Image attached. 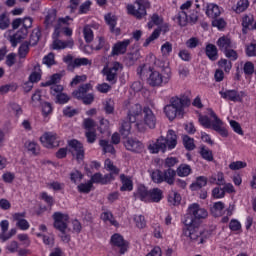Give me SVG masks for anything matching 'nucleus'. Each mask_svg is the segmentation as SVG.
Masks as SVG:
<instances>
[{"mask_svg": "<svg viewBox=\"0 0 256 256\" xmlns=\"http://www.w3.org/2000/svg\"><path fill=\"white\" fill-rule=\"evenodd\" d=\"M104 167L106 171H109V175H112L113 181L115 180V175H119V168H116L111 160L106 159L104 162Z\"/></svg>", "mask_w": 256, "mask_h": 256, "instance_id": "72a5a7b5", "label": "nucleus"}, {"mask_svg": "<svg viewBox=\"0 0 256 256\" xmlns=\"http://www.w3.org/2000/svg\"><path fill=\"white\" fill-rule=\"evenodd\" d=\"M206 15L215 19V17H219V15H221V8H219L217 4H208Z\"/></svg>", "mask_w": 256, "mask_h": 256, "instance_id": "7c9ffc66", "label": "nucleus"}, {"mask_svg": "<svg viewBox=\"0 0 256 256\" xmlns=\"http://www.w3.org/2000/svg\"><path fill=\"white\" fill-rule=\"evenodd\" d=\"M25 148L28 152H30L31 155H37V153H39V145L33 141H27L25 143Z\"/></svg>", "mask_w": 256, "mask_h": 256, "instance_id": "37998d69", "label": "nucleus"}, {"mask_svg": "<svg viewBox=\"0 0 256 256\" xmlns=\"http://www.w3.org/2000/svg\"><path fill=\"white\" fill-rule=\"evenodd\" d=\"M70 179L72 183H75V185H77V183H81V181L83 180V175L81 172L75 170L70 173Z\"/></svg>", "mask_w": 256, "mask_h": 256, "instance_id": "052dcab7", "label": "nucleus"}, {"mask_svg": "<svg viewBox=\"0 0 256 256\" xmlns=\"http://www.w3.org/2000/svg\"><path fill=\"white\" fill-rule=\"evenodd\" d=\"M176 173L178 177H189V175H191V166L187 164H181L177 168Z\"/></svg>", "mask_w": 256, "mask_h": 256, "instance_id": "c9c22d12", "label": "nucleus"}, {"mask_svg": "<svg viewBox=\"0 0 256 256\" xmlns=\"http://www.w3.org/2000/svg\"><path fill=\"white\" fill-rule=\"evenodd\" d=\"M160 51L162 57L167 59V57H169L171 53H173V44H171V42H165L164 44H162Z\"/></svg>", "mask_w": 256, "mask_h": 256, "instance_id": "e433bc0d", "label": "nucleus"}, {"mask_svg": "<svg viewBox=\"0 0 256 256\" xmlns=\"http://www.w3.org/2000/svg\"><path fill=\"white\" fill-rule=\"evenodd\" d=\"M31 99L33 107H39L41 105V90H36Z\"/></svg>", "mask_w": 256, "mask_h": 256, "instance_id": "69168bd1", "label": "nucleus"}, {"mask_svg": "<svg viewBox=\"0 0 256 256\" xmlns=\"http://www.w3.org/2000/svg\"><path fill=\"white\" fill-rule=\"evenodd\" d=\"M183 105H187V98H179L177 96L170 99V104L164 107V113L169 121H173L177 117V113L181 114Z\"/></svg>", "mask_w": 256, "mask_h": 256, "instance_id": "6e6552de", "label": "nucleus"}, {"mask_svg": "<svg viewBox=\"0 0 256 256\" xmlns=\"http://www.w3.org/2000/svg\"><path fill=\"white\" fill-rule=\"evenodd\" d=\"M39 39H41V30L34 29L32 31V34L30 35V40L28 45L32 47L35 46L37 43H39Z\"/></svg>", "mask_w": 256, "mask_h": 256, "instance_id": "4c0bfd02", "label": "nucleus"}, {"mask_svg": "<svg viewBox=\"0 0 256 256\" xmlns=\"http://www.w3.org/2000/svg\"><path fill=\"white\" fill-rule=\"evenodd\" d=\"M201 156L206 161H212L213 160V152L209 150L208 148L202 147L200 151Z\"/></svg>", "mask_w": 256, "mask_h": 256, "instance_id": "338daca9", "label": "nucleus"}, {"mask_svg": "<svg viewBox=\"0 0 256 256\" xmlns=\"http://www.w3.org/2000/svg\"><path fill=\"white\" fill-rule=\"evenodd\" d=\"M220 95L222 99H226L227 101H233L234 103H239L243 101V98L245 97V92H237V90H226L220 91Z\"/></svg>", "mask_w": 256, "mask_h": 256, "instance_id": "dca6fc26", "label": "nucleus"}, {"mask_svg": "<svg viewBox=\"0 0 256 256\" xmlns=\"http://www.w3.org/2000/svg\"><path fill=\"white\" fill-rule=\"evenodd\" d=\"M110 243L111 245H113L114 247H119L120 248V254L121 255H125V253H127V242L125 241V239H123V236H121V234H114L111 236L110 239Z\"/></svg>", "mask_w": 256, "mask_h": 256, "instance_id": "f3484780", "label": "nucleus"}, {"mask_svg": "<svg viewBox=\"0 0 256 256\" xmlns=\"http://www.w3.org/2000/svg\"><path fill=\"white\" fill-rule=\"evenodd\" d=\"M93 89V86L91 84H83L78 88V90L73 92V96L76 97V99H81L87 95L88 91H91Z\"/></svg>", "mask_w": 256, "mask_h": 256, "instance_id": "c85d7f7f", "label": "nucleus"}, {"mask_svg": "<svg viewBox=\"0 0 256 256\" xmlns=\"http://www.w3.org/2000/svg\"><path fill=\"white\" fill-rule=\"evenodd\" d=\"M79 193H90L91 189H93V182L90 180L86 183H81L77 186Z\"/></svg>", "mask_w": 256, "mask_h": 256, "instance_id": "a18cd8bd", "label": "nucleus"}, {"mask_svg": "<svg viewBox=\"0 0 256 256\" xmlns=\"http://www.w3.org/2000/svg\"><path fill=\"white\" fill-rule=\"evenodd\" d=\"M175 147H177V134L173 130H168L166 138L160 136L156 142L149 144L148 150L153 154L159 153V151L165 153L167 149L171 151L175 149Z\"/></svg>", "mask_w": 256, "mask_h": 256, "instance_id": "7ed1b4c3", "label": "nucleus"}, {"mask_svg": "<svg viewBox=\"0 0 256 256\" xmlns=\"http://www.w3.org/2000/svg\"><path fill=\"white\" fill-rule=\"evenodd\" d=\"M69 147L71 148L72 154L76 155L78 161H83L85 157V150L83 149V144L77 140H70Z\"/></svg>", "mask_w": 256, "mask_h": 256, "instance_id": "6ab92c4d", "label": "nucleus"}, {"mask_svg": "<svg viewBox=\"0 0 256 256\" xmlns=\"http://www.w3.org/2000/svg\"><path fill=\"white\" fill-rule=\"evenodd\" d=\"M120 181L122 183L120 191H133V180H131V177L121 174Z\"/></svg>", "mask_w": 256, "mask_h": 256, "instance_id": "a878e982", "label": "nucleus"}, {"mask_svg": "<svg viewBox=\"0 0 256 256\" xmlns=\"http://www.w3.org/2000/svg\"><path fill=\"white\" fill-rule=\"evenodd\" d=\"M52 49H73V39H69L67 41L59 40V37L53 38Z\"/></svg>", "mask_w": 256, "mask_h": 256, "instance_id": "4be33fe9", "label": "nucleus"}, {"mask_svg": "<svg viewBox=\"0 0 256 256\" xmlns=\"http://www.w3.org/2000/svg\"><path fill=\"white\" fill-rule=\"evenodd\" d=\"M91 183H101V185H107V183H111L113 181V174H106L103 176L101 173H95L91 177Z\"/></svg>", "mask_w": 256, "mask_h": 256, "instance_id": "5701e85b", "label": "nucleus"}, {"mask_svg": "<svg viewBox=\"0 0 256 256\" xmlns=\"http://www.w3.org/2000/svg\"><path fill=\"white\" fill-rule=\"evenodd\" d=\"M207 185V178L200 176L196 179V182L192 184V189H201V187H205Z\"/></svg>", "mask_w": 256, "mask_h": 256, "instance_id": "680f3d73", "label": "nucleus"}, {"mask_svg": "<svg viewBox=\"0 0 256 256\" xmlns=\"http://www.w3.org/2000/svg\"><path fill=\"white\" fill-rule=\"evenodd\" d=\"M98 131L100 133H107V131H109V120L104 118L100 119Z\"/></svg>", "mask_w": 256, "mask_h": 256, "instance_id": "0e129e2a", "label": "nucleus"}, {"mask_svg": "<svg viewBox=\"0 0 256 256\" xmlns=\"http://www.w3.org/2000/svg\"><path fill=\"white\" fill-rule=\"evenodd\" d=\"M91 5H93V2H91V0H86L79 7V14L86 15V13H89V11L91 9Z\"/></svg>", "mask_w": 256, "mask_h": 256, "instance_id": "09e8293b", "label": "nucleus"}, {"mask_svg": "<svg viewBox=\"0 0 256 256\" xmlns=\"http://www.w3.org/2000/svg\"><path fill=\"white\" fill-rule=\"evenodd\" d=\"M183 144L188 151L195 149V140L189 136H183Z\"/></svg>", "mask_w": 256, "mask_h": 256, "instance_id": "de8ad7c7", "label": "nucleus"}, {"mask_svg": "<svg viewBox=\"0 0 256 256\" xmlns=\"http://www.w3.org/2000/svg\"><path fill=\"white\" fill-rule=\"evenodd\" d=\"M219 67H221V69H224L225 73H229V71H231L233 64L231 63V61L227 60V59H221L218 62Z\"/></svg>", "mask_w": 256, "mask_h": 256, "instance_id": "6e6d98bb", "label": "nucleus"}, {"mask_svg": "<svg viewBox=\"0 0 256 256\" xmlns=\"http://www.w3.org/2000/svg\"><path fill=\"white\" fill-rule=\"evenodd\" d=\"M216 45L219 47L220 51H227L228 49H233V41H231V38L229 36H222L220 37Z\"/></svg>", "mask_w": 256, "mask_h": 256, "instance_id": "b1692460", "label": "nucleus"}, {"mask_svg": "<svg viewBox=\"0 0 256 256\" xmlns=\"http://www.w3.org/2000/svg\"><path fill=\"white\" fill-rule=\"evenodd\" d=\"M253 21H254V18L252 14L243 16L242 18L243 33H247V29H255V26H253Z\"/></svg>", "mask_w": 256, "mask_h": 256, "instance_id": "c756f323", "label": "nucleus"}, {"mask_svg": "<svg viewBox=\"0 0 256 256\" xmlns=\"http://www.w3.org/2000/svg\"><path fill=\"white\" fill-rule=\"evenodd\" d=\"M208 115L209 116H199V123L202 127H205V129H213V131H216V133H219L222 137H227L229 133L227 129H225V123L217 117V114H215L212 109L208 110Z\"/></svg>", "mask_w": 256, "mask_h": 256, "instance_id": "39448f33", "label": "nucleus"}, {"mask_svg": "<svg viewBox=\"0 0 256 256\" xmlns=\"http://www.w3.org/2000/svg\"><path fill=\"white\" fill-rule=\"evenodd\" d=\"M33 25V18L26 17L22 19V28L11 38V43L13 47H17L18 41L21 39H25L27 37V33H29V29H31Z\"/></svg>", "mask_w": 256, "mask_h": 256, "instance_id": "f8f14e48", "label": "nucleus"}, {"mask_svg": "<svg viewBox=\"0 0 256 256\" xmlns=\"http://www.w3.org/2000/svg\"><path fill=\"white\" fill-rule=\"evenodd\" d=\"M61 81V76L60 74H54L51 76V78L46 81L45 83H43V87H49L50 85H57V83H59Z\"/></svg>", "mask_w": 256, "mask_h": 256, "instance_id": "4d7b16f0", "label": "nucleus"}, {"mask_svg": "<svg viewBox=\"0 0 256 256\" xmlns=\"http://www.w3.org/2000/svg\"><path fill=\"white\" fill-rule=\"evenodd\" d=\"M120 69L121 63L119 62H114L111 66L104 68L103 73L106 77V81H108V83H112V85L117 83V73H119Z\"/></svg>", "mask_w": 256, "mask_h": 256, "instance_id": "4468645a", "label": "nucleus"}, {"mask_svg": "<svg viewBox=\"0 0 256 256\" xmlns=\"http://www.w3.org/2000/svg\"><path fill=\"white\" fill-rule=\"evenodd\" d=\"M13 220L16 221V227H18V229L21 231H27L31 227L29 221L25 219L24 212L13 214Z\"/></svg>", "mask_w": 256, "mask_h": 256, "instance_id": "412c9836", "label": "nucleus"}, {"mask_svg": "<svg viewBox=\"0 0 256 256\" xmlns=\"http://www.w3.org/2000/svg\"><path fill=\"white\" fill-rule=\"evenodd\" d=\"M101 219L104 221V223H110V225H113L114 227H119V222L115 220L113 214L109 211L103 212L101 214Z\"/></svg>", "mask_w": 256, "mask_h": 256, "instance_id": "2f4dec72", "label": "nucleus"}, {"mask_svg": "<svg viewBox=\"0 0 256 256\" xmlns=\"http://www.w3.org/2000/svg\"><path fill=\"white\" fill-rule=\"evenodd\" d=\"M83 35L86 43H91V41L94 39L93 30L89 26L84 27Z\"/></svg>", "mask_w": 256, "mask_h": 256, "instance_id": "8fccbe9b", "label": "nucleus"}, {"mask_svg": "<svg viewBox=\"0 0 256 256\" xmlns=\"http://www.w3.org/2000/svg\"><path fill=\"white\" fill-rule=\"evenodd\" d=\"M159 35H161V29H155L153 33L145 40L143 47H149L153 41L159 39Z\"/></svg>", "mask_w": 256, "mask_h": 256, "instance_id": "58836bf2", "label": "nucleus"}, {"mask_svg": "<svg viewBox=\"0 0 256 256\" xmlns=\"http://www.w3.org/2000/svg\"><path fill=\"white\" fill-rule=\"evenodd\" d=\"M225 209V204L221 201L215 202L211 208V213L214 217H221L223 215V210Z\"/></svg>", "mask_w": 256, "mask_h": 256, "instance_id": "473e14b6", "label": "nucleus"}, {"mask_svg": "<svg viewBox=\"0 0 256 256\" xmlns=\"http://www.w3.org/2000/svg\"><path fill=\"white\" fill-rule=\"evenodd\" d=\"M100 146L103 148L104 153H115V148L109 143V141L100 140Z\"/></svg>", "mask_w": 256, "mask_h": 256, "instance_id": "5fc2aeb1", "label": "nucleus"}, {"mask_svg": "<svg viewBox=\"0 0 256 256\" xmlns=\"http://www.w3.org/2000/svg\"><path fill=\"white\" fill-rule=\"evenodd\" d=\"M48 189H52L53 191H61L64 187L65 184L57 181L49 182L47 184Z\"/></svg>", "mask_w": 256, "mask_h": 256, "instance_id": "774afa93", "label": "nucleus"}, {"mask_svg": "<svg viewBox=\"0 0 256 256\" xmlns=\"http://www.w3.org/2000/svg\"><path fill=\"white\" fill-rule=\"evenodd\" d=\"M205 52L210 61H217L219 59L217 46H215L214 44L206 45Z\"/></svg>", "mask_w": 256, "mask_h": 256, "instance_id": "bb28decb", "label": "nucleus"}, {"mask_svg": "<svg viewBox=\"0 0 256 256\" xmlns=\"http://www.w3.org/2000/svg\"><path fill=\"white\" fill-rule=\"evenodd\" d=\"M163 23V18L159 17L157 14H153L151 21L148 22V29H153L154 25H161Z\"/></svg>", "mask_w": 256, "mask_h": 256, "instance_id": "bf43d9fd", "label": "nucleus"}, {"mask_svg": "<svg viewBox=\"0 0 256 256\" xmlns=\"http://www.w3.org/2000/svg\"><path fill=\"white\" fill-rule=\"evenodd\" d=\"M247 167V162L235 161L229 164V169L232 171H239V169H245Z\"/></svg>", "mask_w": 256, "mask_h": 256, "instance_id": "603ef678", "label": "nucleus"}, {"mask_svg": "<svg viewBox=\"0 0 256 256\" xmlns=\"http://www.w3.org/2000/svg\"><path fill=\"white\" fill-rule=\"evenodd\" d=\"M175 175H177V172L171 168H168L162 172L163 182L168 183V185H173V183H175Z\"/></svg>", "mask_w": 256, "mask_h": 256, "instance_id": "cd10ccee", "label": "nucleus"}, {"mask_svg": "<svg viewBox=\"0 0 256 256\" xmlns=\"http://www.w3.org/2000/svg\"><path fill=\"white\" fill-rule=\"evenodd\" d=\"M41 69L39 66L35 67V72H32L31 75L29 76V82L30 83H37L38 81H41Z\"/></svg>", "mask_w": 256, "mask_h": 256, "instance_id": "49530a36", "label": "nucleus"}, {"mask_svg": "<svg viewBox=\"0 0 256 256\" xmlns=\"http://www.w3.org/2000/svg\"><path fill=\"white\" fill-rule=\"evenodd\" d=\"M191 7H193V1L191 0L186 1L180 6V11L175 17L180 27H186L188 23L195 25L199 21V12Z\"/></svg>", "mask_w": 256, "mask_h": 256, "instance_id": "20e7f679", "label": "nucleus"}, {"mask_svg": "<svg viewBox=\"0 0 256 256\" xmlns=\"http://www.w3.org/2000/svg\"><path fill=\"white\" fill-rule=\"evenodd\" d=\"M69 21H72L71 17L66 16L65 18H59L55 25V30L53 33V39L57 37H61V34L64 33L67 37H71L73 35V30L68 28Z\"/></svg>", "mask_w": 256, "mask_h": 256, "instance_id": "9d476101", "label": "nucleus"}, {"mask_svg": "<svg viewBox=\"0 0 256 256\" xmlns=\"http://www.w3.org/2000/svg\"><path fill=\"white\" fill-rule=\"evenodd\" d=\"M149 6V2L147 0H136L135 5L129 4L127 6V11L129 15H133L137 19H142L147 15V7Z\"/></svg>", "mask_w": 256, "mask_h": 256, "instance_id": "9b49d317", "label": "nucleus"}, {"mask_svg": "<svg viewBox=\"0 0 256 256\" xmlns=\"http://www.w3.org/2000/svg\"><path fill=\"white\" fill-rule=\"evenodd\" d=\"M241 67H243V72L245 75H253L255 73V65L252 64V62H246L243 64V62L240 63Z\"/></svg>", "mask_w": 256, "mask_h": 256, "instance_id": "c03bdc74", "label": "nucleus"}, {"mask_svg": "<svg viewBox=\"0 0 256 256\" xmlns=\"http://www.w3.org/2000/svg\"><path fill=\"white\" fill-rule=\"evenodd\" d=\"M168 202L170 205H179L181 203V194L171 191L168 196Z\"/></svg>", "mask_w": 256, "mask_h": 256, "instance_id": "ea45409f", "label": "nucleus"}, {"mask_svg": "<svg viewBox=\"0 0 256 256\" xmlns=\"http://www.w3.org/2000/svg\"><path fill=\"white\" fill-rule=\"evenodd\" d=\"M125 106L128 108V121L122 122L120 133L122 137H129L131 134V123H135L136 129L139 131H147L148 129H155L157 125V116L149 107H141V104H132L130 101L126 102Z\"/></svg>", "mask_w": 256, "mask_h": 256, "instance_id": "f257e3e1", "label": "nucleus"}, {"mask_svg": "<svg viewBox=\"0 0 256 256\" xmlns=\"http://www.w3.org/2000/svg\"><path fill=\"white\" fill-rule=\"evenodd\" d=\"M137 74L139 77H148L147 83L150 87H165L169 85L173 72L169 66L161 67L157 70L151 68L149 64H143L138 67Z\"/></svg>", "mask_w": 256, "mask_h": 256, "instance_id": "f03ea898", "label": "nucleus"}, {"mask_svg": "<svg viewBox=\"0 0 256 256\" xmlns=\"http://www.w3.org/2000/svg\"><path fill=\"white\" fill-rule=\"evenodd\" d=\"M129 45H131V39H125L115 43L111 51L112 57H115V55H123L127 53V47H129Z\"/></svg>", "mask_w": 256, "mask_h": 256, "instance_id": "a211bd4d", "label": "nucleus"}, {"mask_svg": "<svg viewBox=\"0 0 256 256\" xmlns=\"http://www.w3.org/2000/svg\"><path fill=\"white\" fill-rule=\"evenodd\" d=\"M249 7V0H239L235 9L236 13H243Z\"/></svg>", "mask_w": 256, "mask_h": 256, "instance_id": "864d4df0", "label": "nucleus"}, {"mask_svg": "<svg viewBox=\"0 0 256 256\" xmlns=\"http://www.w3.org/2000/svg\"><path fill=\"white\" fill-rule=\"evenodd\" d=\"M209 212L198 203H192L188 206L184 217V225H200L203 219H207Z\"/></svg>", "mask_w": 256, "mask_h": 256, "instance_id": "423d86ee", "label": "nucleus"}, {"mask_svg": "<svg viewBox=\"0 0 256 256\" xmlns=\"http://www.w3.org/2000/svg\"><path fill=\"white\" fill-rule=\"evenodd\" d=\"M40 141L47 149H53V147H59V140H57V134L54 132H46L40 137Z\"/></svg>", "mask_w": 256, "mask_h": 256, "instance_id": "2eb2a0df", "label": "nucleus"}, {"mask_svg": "<svg viewBox=\"0 0 256 256\" xmlns=\"http://www.w3.org/2000/svg\"><path fill=\"white\" fill-rule=\"evenodd\" d=\"M55 19H57V12H55V10H52L45 18L46 27H51V25L55 23Z\"/></svg>", "mask_w": 256, "mask_h": 256, "instance_id": "3c124183", "label": "nucleus"}, {"mask_svg": "<svg viewBox=\"0 0 256 256\" xmlns=\"http://www.w3.org/2000/svg\"><path fill=\"white\" fill-rule=\"evenodd\" d=\"M134 197L144 203H159L163 199V190L159 188L147 189L145 185H139Z\"/></svg>", "mask_w": 256, "mask_h": 256, "instance_id": "0eeeda50", "label": "nucleus"}, {"mask_svg": "<svg viewBox=\"0 0 256 256\" xmlns=\"http://www.w3.org/2000/svg\"><path fill=\"white\" fill-rule=\"evenodd\" d=\"M18 53L21 59H25L27 57V53H29V42L21 44Z\"/></svg>", "mask_w": 256, "mask_h": 256, "instance_id": "13d9d810", "label": "nucleus"}, {"mask_svg": "<svg viewBox=\"0 0 256 256\" xmlns=\"http://www.w3.org/2000/svg\"><path fill=\"white\" fill-rule=\"evenodd\" d=\"M209 182L214 185H225V176L223 175V172H218L216 174H213L209 178Z\"/></svg>", "mask_w": 256, "mask_h": 256, "instance_id": "f704fd0d", "label": "nucleus"}, {"mask_svg": "<svg viewBox=\"0 0 256 256\" xmlns=\"http://www.w3.org/2000/svg\"><path fill=\"white\" fill-rule=\"evenodd\" d=\"M124 147L127 151H132V153H141L144 149L143 143L133 138H129L127 142H124Z\"/></svg>", "mask_w": 256, "mask_h": 256, "instance_id": "aec40b11", "label": "nucleus"}, {"mask_svg": "<svg viewBox=\"0 0 256 256\" xmlns=\"http://www.w3.org/2000/svg\"><path fill=\"white\" fill-rule=\"evenodd\" d=\"M73 67H87V65H92V61L89 58H76L73 60Z\"/></svg>", "mask_w": 256, "mask_h": 256, "instance_id": "a19ab883", "label": "nucleus"}, {"mask_svg": "<svg viewBox=\"0 0 256 256\" xmlns=\"http://www.w3.org/2000/svg\"><path fill=\"white\" fill-rule=\"evenodd\" d=\"M105 21L107 25H109L111 33H116V35H119V28H117V17L113 14H107L105 16Z\"/></svg>", "mask_w": 256, "mask_h": 256, "instance_id": "393cba45", "label": "nucleus"}, {"mask_svg": "<svg viewBox=\"0 0 256 256\" xmlns=\"http://www.w3.org/2000/svg\"><path fill=\"white\" fill-rule=\"evenodd\" d=\"M184 235L189 237L191 241H195L198 245H201L205 240L201 236V231L199 230V225H185Z\"/></svg>", "mask_w": 256, "mask_h": 256, "instance_id": "ddd939ff", "label": "nucleus"}, {"mask_svg": "<svg viewBox=\"0 0 256 256\" xmlns=\"http://www.w3.org/2000/svg\"><path fill=\"white\" fill-rule=\"evenodd\" d=\"M54 217V227L58 229V231L62 232L61 239L64 243H69L70 237L69 235L65 234L67 230V223H69V215L63 214L61 212H56L53 215Z\"/></svg>", "mask_w": 256, "mask_h": 256, "instance_id": "1a4fd4ad", "label": "nucleus"}, {"mask_svg": "<svg viewBox=\"0 0 256 256\" xmlns=\"http://www.w3.org/2000/svg\"><path fill=\"white\" fill-rule=\"evenodd\" d=\"M133 221L138 229H145V227L147 226L145 216L143 215H134Z\"/></svg>", "mask_w": 256, "mask_h": 256, "instance_id": "79ce46f5", "label": "nucleus"}, {"mask_svg": "<svg viewBox=\"0 0 256 256\" xmlns=\"http://www.w3.org/2000/svg\"><path fill=\"white\" fill-rule=\"evenodd\" d=\"M151 179L154 183H163V172L155 170L151 173Z\"/></svg>", "mask_w": 256, "mask_h": 256, "instance_id": "e2e57ef3", "label": "nucleus"}]
</instances>
